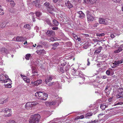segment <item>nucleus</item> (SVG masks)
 I'll use <instances>...</instances> for the list:
<instances>
[{"mask_svg":"<svg viewBox=\"0 0 123 123\" xmlns=\"http://www.w3.org/2000/svg\"><path fill=\"white\" fill-rule=\"evenodd\" d=\"M92 113L88 112L86 115V118H87V117L89 116H91L92 115Z\"/></svg>","mask_w":123,"mask_h":123,"instance_id":"f704fd0d","label":"nucleus"},{"mask_svg":"<svg viewBox=\"0 0 123 123\" xmlns=\"http://www.w3.org/2000/svg\"><path fill=\"white\" fill-rule=\"evenodd\" d=\"M119 51L118 50V49L115 50L114 52L115 53H119Z\"/></svg>","mask_w":123,"mask_h":123,"instance_id":"e2e57ef3","label":"nucleus"},{"mask_svg":"<svg viewBox=\"0 0 123 123\" xmlns=\"http://www.w3.org/2000/svg\"><path fill=\"white\" fill-rule=\"evenodd\" d=\"M7 123H15V121L14 120L9 121Z\"/></svg>","mask_w":123,"mask_h":123,"instance_id":"5fc2aeb1","label":"nucleus"},{"mask_svg":"<svg viewBox=\"0 0 123 123\" xmlns=\"http://www.w3.org/2000/svg\"><path fill=\"white\" fill-rule=\"evenodd\" d=\"M45 104L47 106H48L51 105V102H48V101H46L45 102Z\"/></svg>","mask_w":123,"mask_h":123,"instance_id":"c9c22d12","label":"nucleus"},{"mask_svg":"<svg viewBox=\"0 0 123 123\" xmlns=\"http://www.w3.org/2000/svg\"><path fill=\"white\" fill-rule=\"evenodd\" d=\"M35 30H36L37 32H38V31H39V28L37 26H36L34 28Z\"/></svg>","mask_w":123,"mask_h":123,"instance_id":"49530a36","label":"nucleus"},{"mask_svg":"<svg viewBox=\"0 0 123 123\" xmlns=\"http://www.w3.org/2000/svg\"><path fill=\"white\" fill-rule=\"evenodd\" d=\"M123 104V102H119L115 104L114 105H122Z\"/></svg>","mask_w":123,"mask_h":123,"instance_id":"37998d69","label":"nucleus"},{"mask_svg":"<svg viewBox=\"0 0 123 123\" xmlns=\"http://www.w3.org/2000/svg\"><path fill=\"white\" fill-rule=\"evenodd\" d=\"M11 109H9L8 108H5V112L6 113H7L8 112H9L10 113L8 114L6 116L7 117H9L11 116Z\"/></svg>","mask_w":123,"mask_h":123,"instance_id":"2eb2a0df","label":"nucleus"},{"mask_svg":"<svg viewBox=\"0 0 123 123\" xmlns=\"http://www.w3.org/2000/svg\"><path fill=\"white\" fill-rule=\"evenodd\" d=\"M97 120H95L93 121H92L91 123H96L97 122Z\"/></svg>","mask_w":123,"mask_h":123,"instance_id":"13d9d810","label":"nucleus"},{"mask_svg":"<svg viewBox=\"0 0 123 123\" xmlns=\"http://www.w3.org/2000/svg\"><path fill=\"white\" fill-rule=\"evenodd\" d=\"M84 117V116L83 115H82L80 116H78L76 117L75 118V120H77L79 119H82Z\"/></svg>","mask_w":123,"mask_h":123,"instance_id":"c85d7f7f","label":"nucleus"},{"mask_svg":"<svg viewBox=\"0 0 123 123\" xmlns=\"http://www.w3.org/2000/svg\"><path fill=\"white\" fill-rule=\"evenodd\" d=\"M116 96L117 98H123V88H120L118 89Z\"/></svg>","mask_w":123,"mask_h":123,"instance_id":"423d86ee","label":"nucleus"},{"mask_svg":"<svg viewBox=\"0 0 123 123\" xmlns=\"http://www.w3.org/2000/svg\"><path fill=\"white\" fill-rule=\"evenodd\" d=\"M8 100L7 99H6L5 100H3V104L6 102L8 101Z\"/></svg>","mask_w":123,"mask_h":123,"instance_id":"0e129e2a","label":"nucleus"},{"mask_svg":"<svg viewBox=\"0 0 123 123\" xmlns=\"http://www.w3.org/2000/svg\"><path fill=\"white\" fill-rule=\"evenodd\" d=\"M108 106L107 105H105V104H101L100 106V107L101 109L103 110H104L105 108L107 107Z\"/></svg>","mask_w":123,"mask_h":123,"instance_id":"5701e85b","label":"nucleus"},{"mask_svg":"<svg viewBox=\"0 0 123 123\" xmlns=\"http://www.w3.org/2000/svg\"><path fill=\"white\" fill-rule=\"evenodd\" d=\"M58 27H53L52 28V29L53 30H56L58 29Z\"/></svg>","mask_w":123,"mask_h":123,"instance_id":"4d7b16f0","label":"nucleus"},{"mask_svg":"<svg viewBox=\"0 0 123 123\" xmlns=\"http://www.w3.org/2000/svg\"><path fill=\"white\" fill-rule=\"evenodd\" d=\"M54 7L51 5H49L47 8V9L49 12L52 15L54 14L52 12L54 10Z\"/></svg>","mask_w":123,"mask_h":123,"instance_id":"6e6552de","label":"nucleus"},{"mask_svg":"<svg viewBox=\"0 0 123 123\" xmlns=\"http://www.w3.org/2000/svg\"><path fill=\"white\" fill-rule=\"evenodd\" d=\"M109 87L108 86H106V87L105 89V92H106L107 91H109Z\"/></svg>","mask_w":123,"mask_h":123,"instance_id":"c03bdc74","label":"nucleus"},{"mask_svg":"<svg viewBox=\"0 0 123 123\" xmlns=\"http://www.w3.org/2000/svg\"><path fill=\"white\" fill-rule=\"evenodd\" d=\"M35 96L37 97H38L41 100H46L48 97V95L42 92H38L35 93Z\"/></svg>","mask_w":123,"mask_h":123,"instance_id":"7ed1b4c3","label":"nucleus"},{"mask_svg":"<svg viewBox=\"0 0 123 123\" xmlns=\"http://www.w3.org/2000/svg\"><path fill=\"white\" fill-rule=\"evenodd\" d=\"M105 114V112H104V113H101L100 114H99L98 115V117H100L101 116H102L103 115H104Z\"/></svg>","mask_w":123,"mask_h":123,"instance_id":"8fccbe9b","label":"nucleus"},{"mask_svg":"<svg viewBox=\"0 0 123 123\" xmlns=\"http://www.w3.org/2000/svg\"><path fill=\"white\" fill-rule=\"evenodd\" d=\"M69 64V63L68 62V64L66 66L65 70L66 72L68 71L70 67L72 66V65H70Z\"/></svg>","mask_w":123,"mask_h":123,"instance_id":"412c9836","label":"nucleus"},{"mask_svg":"<svg viewBox=\"0 0 123 123\" xmlns=\"http://www.w3.org/2000/svg\"><path fill=\"white\" fill-rule=\"evenodd\" d=\"M30 27V26L29 25L26 24L24 26V27L25 28L30 29L31 28Z\"/></svg>","mask_w":123,"mask_h":123,"instance_id":"473e14b6","label":"nucleus"},{"mask_svg":"<svg viewBox=\"0 0 123 123\" xmlns=\"http://www.w3.org/2000/svg\"><path fill=\"white\" fill-rule=\"evenodd\" d=\"M108 19L106 18L105 19L102 18H99L98 21L100 24H103L104 25H106L107 24L108 22L107 20Z\"/></svg>","mask_w":123,"mask_h":123,"instance_id":"0eeeda50","label":"nucleus"},{"mask_svg":"<svg viewBox=\"0 0 123 123\" xmlns=\"http://www.w3.org/2000/svg\"><path fill=\"white\" fill-rule=\"evenodd\" d=\"M111 37L112 38H114V36L113 34H112L111 35Z\"/></svg>","mask_w":123,"mask_h":123,"instance_id":"338daca9","label":"nucleus"},{"mask_svg":"<svg viewBox=\"0 0 123 123\" xmlns=\"http://www.w3.org/2000/svg\"><path fill=\"white\" fill-rule=\"evenodd\" d=\"M26 38L25 37L18 36L16 38V40L18 42H22L26 40Z\"/></svg>","mask_w":123,"mask_h":123,"instance_id":"9d476101","label":"nucleus"},{"mask_svg":"<svg viewBox=\"0 0 123 123\" xmlns=\"http://www.w3.org/2000/svg\"><path fill=\"white\" fill-rule=\"evenodd\" d=\"M53 76L51 75L48 76L46 79L45 81L46 84H47L48 82H50L53 79Z\"/></svg>","mask_w":123,"mask_h":123,"instance_id":"9b49d317","label":"nucleus"},{"mask_svg":"<svg viewBox=\"0 0 123 123\" xmlns=\"http://www.w3.org/2000/svg\"><path fill=\"white\" fill-rule=\"evenodd\" d=\"M57 102L56 101H53L52 102H51V105H54L56 104V103H57Z\"/></svg>","mask_w":123,"mask_h":123,"instance_id":"58836bf2","label":"nucleus"},{"mask_svg":"<svg viewBox=\"0 0 123 123\" xmlns=\"http://www.w3.org/2000/svg\"><path fill=\"white\" fill-rule=\"evenodd\" d=\"M5 86H6L7 88H10L12 87L11 85L10 84H7Z\"/></svg>","mask_w":123,"mask_h":123,"instance_id":"603ef678","label":"nucleus"},{"mask_svg":"<svg viewBox=\"0 0 123 123\" xmlns=\"http://www.w3.org/2000/svg\"><path fill=\"white\" fill-rule=\"evenodd\" d=\"M33 2L34 3V4L35 5V6L36 7L39 8L40 7L41 5H40V4L38 3L37 2L33 1Z\"/></svg>","mask_w":123,"mask_h":123,"instance_id":"393cba45","label":"nucleus"},{"mask_svg":"<svg viewBox=\"0 0 123 123\" xmlns=\"http://www.w3.org/2000/svg\"><path fill=\"white\" fill-rule=\"evenodd\" d=\"M0 104H3V100L2 99H0Z\"/></svg>","mask_w":123,"mask_h":123,"instance_id":"774afa93","label":"nucleus"},{"mask_svg":"<svg viewBox=\"0 0 123 123\" xmlns=\"http://www.w3.org/2000/svg\"><path fill=\"white\" fill-rule=\"evenodd\" d=\"M49 5V3L48 2H46L44 4V6L46 7L47 9Z\"/></svg>","mask_w":123,"mask_h":123,"instance_id":"72a5a7b5","label":"nucleus"},{"mask_svg":"<svg viewBox=\"0 0 123 123\" xmlns=\"http://www.w3.org/2000/svg\"><path fill=\"white\" fill-rule=\"evenodd\" d=\"M28 78L26 76V78H23V80L25 81H26L27 79Z\"/></svg>","mask_w":123,"mask_h":123,"instance_id":"bf43d9fd","label":"nucleus"},{"mask_svg":"<svg viewBox=\"0 0 123 123\" xmlns=\"http://www.w3.org/2000/svg\"><path fill=\"white\" fill-rule=\"evenodd\" d=\"M101 65H102V64L100 63H98L97 64V66L98 67H100L101 66Z\"/></svg>","mask_w":123,"mask_h":123,"instance_id":"052dcab7","label":"nucleus"},{"mask_svg":"<svg viewBox=\"0 0 123 123\" xmlns=\"http://www.w3.org/2000/svg\"><path fill=\"white\" fill-rule=\"evenodd\" d=\"M107 77L106 75L103 76L101 77V78L103 79H105Z\"/></svg>","mask_w":123,"mask_h":123,"instance_id":"6e6d98bb","label":"nucleus"},{"mask_svg":"<svg viewBox=\"0 0 123 123\" xmlns=\"http://www.w3.org/2000/svg\"><path fill=\"white\" fill-rule=\"evenodd\" d=\"M46 22L48 24L51 25V24L50 22V21L48 19H47L46 20Z\"/></svg>","mask_w":123,"mask_h":123,"instance_id":"4c0bfd02","label":"nucleus"},{"mask_svg":"<svg viewBox=\"0 0 123 123\" xmlns=\"http://www.w3.org/2000/svg\"><path fill=\"white\" fill-rule=\"evenodd\" d=\"M49 42H50L51 41H53L55 40V39H54V38L53 37H51L50 38V39L48 40Z\"/></svg>","mask_w":123,"mask_h":123,"instance_id":"09e8293b","label":"nucleus"},{"mask_svg":"<svg viewBox=\"0 0 123 123\" xmlns=\"http://www.w3.org/2000/svg\"><path fill=\"white\" fill-rule=\"evenodd\" d=\"M46 34L48 36H50L51 35H54L55 34V33L53 31L48 30L47 31Z\"/></svg>","mask_w":123,"mask_h":123,"instance_id":"ddd939ff","label":"nucleus"},{"mask_svg":"<svg viewBox=\"0 0 123 123\" xmlns=\"http://www.w3.org/2000/svg\"><path fill=\"white\" fill-rule=\"evenodd\" d=\"M67 64L66 62H61V66H64Z\"/></svg>","mask_w":123,"mask_h":123,"instance_id":"a19ab883","label":"nucleus"},{"mask_svg":"<svg viewBox=\"0 0 123 123\" xmlns=\"http://www.w3.org/2000/svg\"><path fill=\"white\" fill-rule=\"evenodd\" d=\"M72 74L74 76V78H77L80 77H81V79L83 81L85 80V78L83 76V74L80 70H77L75 71L73 69L72 70Z\"/></svg>","mask_w":123,"mask_h":123,"instance_id":"f257e3e1","label":"nucleus"},{"mask_svg":"<svg viewBox=\"0 0 123 123\" xmlns=\"http://www.w3.org/2000/svg\"><path fill=\"white\" fill-rule=\"evenodd\" d=\"M104 33H102L101 34H99V33H97L96 34L97 36L99 37H102L104 36Z\"/></svg>","mask_w":123,"mask_h":123,"instance_id":"ea45409f","label":"nucleus"},{"mask_svg":"<svg viewBox=\"0 0 123 123\" xmlns=\"http://www.w3.org/2000/svg\"><path fill=\"white\" fill-rule=\"evenodd\" d=\"M99 25V24L98 23L93 24L92 25L93 27L94 28H96Z\"/></svg>","mask_w":123,"mask_h":123,"instance_id":"79ce46f5","label":"nucleus"},{"mask_svg":"<svg viewBox=\"0 0 123 123\" xmlns=\"http://www.w3.org/2000/svg\"><path fill=\"white\" fill-rule=\"evenodd\" d=\"M1 6H0V15H2L4 14V12L3 10L1 8Z\"/></svg>","mask_w":123,"mask_h":123,"instance_id":"bb28decb","label":"nucleus"},{"mask_svg":"<svg viewBox=\"0 0 123 123\" xmlns=\"http://www.w3.org/2000/svg\"><path fill=\"white\" fill-rule=\"evenodd\" d=\"M11 81V80L8 78V75H6L1 74L0 75V82L5 83L8 81Z\"/></svg>","mask_w":123,"mask_h":123,"instance_id":"20e7f679","label":"nucleus"},{"mask_svg":"<svg viewBox=\"0 0 123 123\" xmlns=\"http://www.w3.org/2000/svg\"><path fill=\"white\" fill-rule=\"evenodd\" d=\"M40 117V115L38 114L32 115L30 117L29 123H38Z\"/></svg>","mask_w":123,"mask_h":123,"instance_id":"f03ea898","label":"nucleus"},{"mask_svg":"<svg viewBox=\"0 0 123 123\" xmlns=\"http://www.w3.org/2000/svg\"><path fill=\"white\" fill-rule=\"evenodd\" d=\"M60 72L62 73H64L65 72V71L63 69L62 67H61L60 68Z\"/></svg>","mask_w":123,"mask_h":123,"instance_id":"de8ad7c7","label":"nucleus"},{"mask_svg":"<svg viewBox=\"0 0 123 123\" xmlns=\"http://www.w3.org/2000/svg\"><path fill=\"white\" fill-rule=\"evenodd\" d=\"M102 48H103L101 46H100L98 48H97L96 50L94 52L95 54L97 55L99 54L101 52Z\"/></svg>","mask_w":123,"mask_h":123,"instance_id":"1a4fd4ad","label":"nucleus"},{"mask_svg":"<svg viewBox=\"0 0 123 123\" xmlns=\"http://www.w3.org/2000/svg\"><path fill=\"white\" fill-rule=\"evenodd\" d=\"M59 45V43L57 42L54 43L52 44L53 47L51 48V49L53 50L55 49Z\"/></svg>","mask_w":123,"mask_h":123,"instance_id":"f3484780","label":"nucleus"},{"mask_svg":"<svg viewBox=\"0 0 123 123\" xmlns=\"http://www.w3.org/2000/svg\"><path fill=\"white\" fill-rule=\"evenodd\" d=\"M35 13L36 16L37 17H40L42 14V13L41 12H36Z\"/></svg>","mask_w":123,"mask_h":123,"instance_id":"cd10ccee","label":"nucleus"},{"mask_svg":"<svg viewBox=\"0 0 123 123\" xmlns=\"http://www.w3.org/2000/svg\"><path fill=\"white\" fill-rule=\"evenodd\" d=\"M52 23L53 25L54 26H57L59 24L58 22L56 20L54 19L52 21Z\"/></svg>","mask_w":123,"mask_h":123,"instance_id":"aec40b11","label":"nucleus"},{"mask_svg":"<svg viewBox=\"0 0 123 123\" xmlns=\"http://www.w3.org/2000/svg\"><path fill=\"white\" fill-rule=\"evenodd\" d=\"M31 103L33 107L38 104V102L37 101L33 102H31Z\"/></svg>","mask_w":123,"mask_h":123,"instance_id":"7c9ffc66","label":"nucleus"},{"mask_svg":"<svg viewBox=\"0 0 123 123\" xmlns=\"http://www.w3.org/2000/svg\"><path fill=\"white\" fill-rule=\"evenodd\" d=\"M93 41L94 42H97L98 41L97 39H93Z\"/></svg>","mask_w":123,"mask_h":123,"instance_id":"69168bd1","label":"nucleus"},{"mask_svg":"<svg viewBox=\"0 0 123 123\" xmlns=\"http://www.w3.org/2000/svg\"><path fill=\"white\" fill-rule=\"evenodd\" d=\"M30 82V79L28 78L27 79L26 81V82L27 83H29Z\"/></svg>","mask_w":123,"mask_h":123,"instance_id":"680f3d73","label":"nucleus"},{"mask_svg":"<svg viewBox=\"0 0 123 123\" xmlns=\"http://www.w3.org/2000/svg\"><path fill=\"white\" fill-rule=\"evenodd\" d=\"M97 0H87L88 2L92 4H94L96 3Z\"/></svg>","mask_w":123,"mask_h":123,"instance_id":"c756f323","label":"nucleus"},{"mask_svg":"<svg viewBox=\"0 0 123 123\" xmlns=\"http://www.w3.org/2000/svg\"><path fill=\"white\" fill-rule=\"evenodd\" d=\"M90 44L89 43H85L84 45L83 48H84L86 49L90 46Z\"/></svg>","mask_w":123,"mask_h":123,"instance_id":"a878e982","label":"nucleus"},{"mask_svg":"<svg viewBox=\"0 0 123 123\" xmlns=\"http://www.w3.org/2000/svg\"><path fill=\"white\" fill-rule=\"evenodd\" d=\"M26 108L27 107H32L31 102H28L26 103L25 105Z\"/></svg>","mask_w":123,"mask_h":123,"instance_id":"4be33fe9","label":"nucleus"},{"mask_svg":"<svg viewBox=\"0 0 123 123\" xmlns=\"http://www.w3.org/2000/svg\"><path fill=\"white\" fill-rule=\"evenodd\" d=\"M42 82V80H39L35 81L34 82L35 86H37L40 84Z\"/></svg>","mask_w":123,"mask_h":123,"instance_id":"6ab92c4d","label":"nucleus"},{"mask_svg":"<svg viewBox=\"0 0 123 123\" xmlns=\"http://www.w3.org/2000/svg\"><path fill=\"white\" fill-rule=\"evenodd\" d=\"M0 51L2 53H5L7 54L8 53V50L4 48H2L0 49Z\"/></svg>","mask_w":123,"mask_h":123,"instance_id":"a211bd4d","label":"nucleus"},{"mask_svg":"<svg viewBox=\"0 0 123 123\" xmlns=\"http://www.w3.org/2000/svg\"><path fill=\"white\" fill-rule=\"evenodd\" d=\"M10 4H11V5L12 6H14L15 4V3L14 1H13L12 0L10 1Z\"/></svg>","mask_w":123,"mask_h":123,"instance_id":"e433bc0d","label":"nucleus"},{"mask_svg":"<svg viewBox=\"0 0 123 123\" xmlns=\"http://www.w3.org/2000/svg\"><path fill=\"white\" fill-rule=\"evenodd\" d=\"M45 51L44 49L42 50H37V54H42V53H45Z\"/></svg>","mask_w":123,"mask_h":123,"instance_id":"b1692460","label":"nucleus"},{"mask_svg":"<svg viewBox=\"0 0 123 123\" xmlns=\"http://www.w3.org/2000/svg\"><path fill=\"white\" fill-rule=\"evenodd\" d=\"M123 50V49H122L120 47H119L118 48V50L119 51V52H120Z\"/></svg>","mask_w":123,"mask_h":123,"instance_id":"864d4df0","label":"nucleus"},{"mask_svg":"<svg viewBox=\"0 0 123 123\" xmlns=\"http://www.w3.org/2000/svg\"><path fill=\"white\" fill-rule=\"evenodd\" d=\"M122 63V62H114L113 64L111 65L112 68H114L115 67L118 66L119 64Z\"/></svg>","mask_w":123,"mask_h":123,"instance_id":"4468645a","label":"nucleus"},{"mask_svg":"<svg viewBox=\"0 0 123 123\" xmlns=\"http://www.w3.org/2000/svg\"><path fill=\"white\" fill-rule=\"evenodd\" d=\"M110 71L109 70H107L106 72V74L108 75H110Z\"/></svg>","mask_w":123,"mask_h":123,"instance_id":"3c124183","label":"nucleus"},{"mask_svg":"<svg viewBox=\"0 0 123 123\" xmlns=\"http://www.w3.org/2000/svg\"><path fill=\"white\" fill-rule=\"evenodd\" d=\"M78 14V17L80 18H82L85 16V14L82 11H79L77 12Z\"/></svg>","mask_w":123,"mask_h":123,"instance_id":"f8f14e48","label":"nucleus"},{"mask_svg":"<svg viewBox=\"0 0 123 123\" xmlns=\"http://www.w3.org/2000/svg\"><path fill=\"white\" fill-rule=\"evenodd\" d=\"M66 6L68 8H70L73 7V5L69 1H67V2L65 3Z\"/></svg>","mask_w":123,"mask_h":123,"instance_id":"dca6fc26","label":"nucleus"},{"mask_svg":"<svg viewBox=\"0 0 123 123\" xmlns=\"http://www.w3.org/2000/svg\"><path fill=\"white\" fill-rule=\"evenodd\" d=\"M86 13L88 21H93L94 19V17L93 16V14H91V12L89 11H87Z\"/></svg>","mask_w":123,"mask_h":123,"instance_id":"39448f33","label":"nucleus"},{"mask_svg":"<svg viewBox=\"0 0 123 123\" xmlns=\"http://www.w3.org/2000/svg\"><path fill=\"white\" fill-rule=\"evenodd\" d=\"M31 56L30 54H28L25 55V58L27 60H28L29 59V58Z\"/></svg>","mask_w":123,"mask_h":123,"instance_id":"2f4dec72","label":"nucleus"},{"mask_svg":"<svg viewBox=\"0 0 123 123\" xmlns=\"http://www.w3.org/2000/svg\"><path fill=\"white\" fill-rule=\"evenodd\" d=\"M72 35L74 38L76 40H77V39H78V37L77 35L74 33L72 34Z\"/></svg>","mask_w":123,"mask_h":123,"instance_id":"a18cd8bd","label":"nucleus"}]
</instances>
